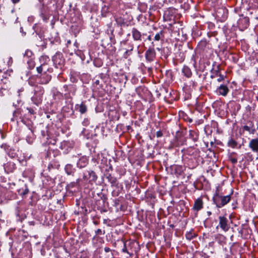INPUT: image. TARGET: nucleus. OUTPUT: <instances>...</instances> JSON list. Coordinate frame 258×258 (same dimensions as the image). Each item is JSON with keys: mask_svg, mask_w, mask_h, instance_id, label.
<instances>
[{"mask_svg": "<svg viewBox=\"0 0 258 258\" xmlns=\"http://www.w3.org/2000/svg\"><path fill=\"white\" fill-rule=\"evenodd\" d=\"M39 83L41 84H47L51 80V76L47 73V72L41 74L39 77Z\"/></svg>", "mask_w": 258, "mask_h": 258, "instance_id": "ddd939ff", "label": "nucleus"}, {"mask_svg": "<svg viewBox=\"0 0 258 258\" xmlns=\"http://www.w3.org/2000/svg\"><path fill=\"white\" fill-rule=\"evenodd\" d=\"M52 60L55 68L62 69L65 64V59L63 54L60 52H57L52 57Z\"/></svg>", "mask_w": 258, "mask_h": 258, "instance_id": "39448f33", "label": "nucleus"}, {"mask_svg": "<svg viewBox=\"0 0 258 258\" xmlns=\"http://www.w3.org/2000/svg\"><path fill=\"white\" fill-rule=\"evenodd\" d=\"M80 180H81V179H78L77 180V182H79L80 181Z\"/></svg>", "mask_w": 258, "mask_h": 258, "instance_id": "0e129e2a", "label": "nucleus"}, {"mask_svg": "<svg viewBox=\"0 0 258 258\" xmlns=\"http://www.w3.org/2000/svg\"><path fill=\"white\" fill-rule=\"evenodd\" d=\"M217 77H218L217 81L219 83L224 81L226 78V76L222 74L219 75V76H217Z\"/></svg>", "mask_w": 258, "mask_h": 258, "instance_id": "4c0bfd02", "label": "nucleus"}, {"mask_svg": "<svg viewBox=\"0 0 258 258\" xmlns=\"http://www.w3.org/2000/svg\"><path fill=\"white\" fill-rule=\"evenodd\" d=\"M94 64L97 67H100L102 65V62L99 59H96L94 60Z\"/></svg>", "mask_w": 258, "mask_h": 258, "instance_id": "f704fd0d", "label": "nucleus"}, {"mask_svg": "<svg viewBox=\"0 0 258 258\" xmlns=\"http://www.w3.org/2000/svg\"><path fill=\"white\" fill-rule=\"evenodd\" d=\"M21 29V32L23 33V34L24 35H25L26 33L23 32V28H21V29Z\"/></svg>", "mask_w": 258, "mask_h": 258, "instance_id": "864d4df0", "label": "nucleus"}, {"mask_svg": "<svg viewBox=\"0 0 258 258\" xmlns=\"http://www.w3.org/2000/svg\"><path fill=\"white\" fill-rule=\"evenodd\" d=\"M162 52L163 53V55L165 58H167L169 55H170L171 51L170 49L168 47H164L162 48Z\"/></svg>", "mask_w": 258, "mask_h": 258, "instance_id": "bb28decb", "label": "nucleus"}, {"mask_svg": "<svg viewBox=\"0 0 258 258\" xmlns=\"http://www.w3.org/2000/svg\"><path fill=\"white\" fill-rule=\"evenodd\" d=\"M219 225L217 226L218 227L224 232H227L230 227L228 219L224 216H220L219 217Z\"/></svg>", "mask_w": 258, "mask_h": 258, "instance_id": "0eeeda50", "label": "nucleus"}, {"mask_svg": "<svg viewBox=\"0 0 258 258\" xmlns=\"http://www.w3.org/2000/svg\"><path fill=\"white\" fill-rule=\"evenodd\" d=\"M239 232L242 234V230H240V231H239Z\"/></svg>", "mask_w": 258, "mask_h": 258, "instance_id": "69168bd1", "label": "nucleus"}, {"mask_svg": "<svg viewBox=\"0 0 258 258\" xmlns=\"http://www.w3.org/2000/svg\"><path fill=\"white\" fill-rule=\"evenodd\" d=\"M29 112L31 114H34V110L32 109V108H27Z\"/></svg>", "mask_w": 258, "mask_h": 258, "instance_id": "c03bdc74", "label": "nucleus"}, {"mask_svg": "<svg viewBox=\"0 0 258 258\" xmlns=\"http://www.w3.org/2000/svg\"><path fill=\"white\" fill-rule=\"evenodd\" d=\"M40 16L43 20L45 22H47L49 18V16L45 13L44 9H42L41 10Z\"/></svg>", "mask_w": 258, "mask_h": 258, "instance_id": "7c9ffc66", "label": "nucleus"}, {"mask_svg": "<svg viewBox=\"0 0 258 258\" xmlns=\"http://www.w3.org/2000/svg\"><path fill=\"white\" fill-rule=\"evenodd\" d=\"M147 39L149 40V41H151L152 40V38H151V35H149L148 38H147Z\"/></svg>", "mask_w": 258, "mask_h": 258, "instance_id": "603ef678", "label": "nucleus"}, {"mask_svg": "<svg viewBox=\"0 0 258 258\" xmlns=\"http://www.w3.org/2000/svg\"><path fill=\"white\" fill-rule=\"evenodd\" d=\"M182 73L184 76L188 78H190L192 76V72L190 69L186 66H183L182 69Z\"/></svg>", "mask_w": 258, "mask_h": 258, "instance_id": "b1692460", "label": "nucleus"}, {"mask_svg": "<svg viewBox=\"0 0 258 258\" xmlns=\"http://www.w3.org/2000/svg\"><path fill=\"white\" fill-rule=\"evenodd\" d=\"M204 202L202 198H198L194 202V206L192 210L196 212H198L203 208Z\"/></svg>", "mask_w": 258, "mask_h": 258, "instance_id": "9b49d317", "label": "nucleus"}, {"mask_svg": "<svg viewBox=\"0 0 258 258\" xmlns=\"http://www.w3.org/2000/svg\"><path fill=\"white\" fill-rule=\"evenodd\" d=\"M4 168L6 173H12L16 169V165L14 162L9 161L7 163L4 164Z\"/></svg>", "mask_w": 258, "mask_h": 258, "instance_id": "f8f14e48", "label": "nucleus"}, {"mask_svg": "<svg viewBox=\"0 0 258 258\" xmlns=\"http://www.w3.org/2000/svg\"><path fill=\"white\" fill-rule=\"evenodd\" d=\"M14 4H16L19 2L20 0H11Z\"/></svg>", "mask_w": 258, "mask_h": 258, "instance_id": "8fccbe9b", "label": "nucleus"}, {"mask_svg": "<svg viewBox=\"0 0 258 258\" xmlns=\"http://www.w3.org/2000/svg\"><path fill=\"white\" fill-rule=\"evenodd\" d=\"M29 190L27 184H25L23 187L18 190V192L22 197H24L28 194Z\"/></svg>", "mask_w": 258, "mask_h": 258, "instance_id": "5701e85b", "label": "nucleus"}, {"mask_svg": "<svg viewBox=\"0 0 258 258\" xmlns=\"http://www.w3.org/2000/svg\"><path fill=\"white\" fill-rule=\"evenodd\" d=\"M89 159L86 156H82L78 161L77 166L79 168H84L88 164Z\"/></svg>", "mask_w": 258, "mask_h": 258, "instance_id": "4468645a", "label": "nucleus"}, {"mask_svg": "<svg viewBox=\"0 0 258 258\" xmlns=\"http://www.w3.org/2000/svg\"><path fill=\"white\" fill-rule=\"evenodd\" d=\"M231 199L230 195L222 196L218 191H216L214 194L212 200L213 203L218 208H221L228 204Z\"/></svg>", "mask_w": 258, "mask_h": 258, "instance_id": "f257e3e1", "label": "nucleus"}, {"mask_svg": "<svg viewBox=\"0 0 258 258\" xmlns=\"http://www.w3.org/2000/svg\"><path fill=\"white\" fill-rule=\"evenodd\" d=\"M124 253H127V254H128L130 255V256L131 257H132L133 255H134V253L135 252L134 251H128V252H123Z\"/></svg>", "mask_w": 258, "mask_h": 258, "instance_id": "37998d69", "label": "nucleus"}, {"mask_svg": "<svg viewBox=\"0 0 258 258\" xmlns=\"http://www.w3.org/2000/svg\"><path fill=\"white\" fill-rule=\"evenodd\" d=\"M27 141L30 144H31L32 142V141H30V139H27Z\"/></svg>", "mask_w": 258, "mask_h": 258, "instance_id": "4d7b16f0", "label": "nucleus"}, {"mask_svg": "<svg viewBox=\"0 0 258 258\" xmlns=\"http://www.w3.org/2000/svg\"><path fill=\"white\" fill-rule=\"evenodd\" d=\"M179 56H180V61H183L185 58V56L184 55L183 53L179 52Z\"/></svg>", "mask_w": 258, "mask_h": 258, "instance_id": "ea45409f", "label": "nucleus"}, {"mask_svg": "<svg viewBox=\"0 0 258 258\" xmlns=\"http://www.w3.org/2000/svg\"><path fill=\"white\" fill-rule=\"evenodd\" d=\"M220 71V69L219 66L217 67V69L214 71V72L212 75H211V78L212 79L215 78V77L219 76V75H221Z\"/></svg>", "mask_w": 258, "mask_h": 258, "instance_id": "72a5a7b5", "label": "nucleus"}, {"mask_svg": "<svg viewBox=\"0 0 258 258\" xmlns=\"http://www.w3.org/2000/svg\"><path fill=\"white\" fill-rule=\"evenodd\" d=\"M110 250H110V248H109V247H105L104 248V251H105L106 252H109Z\"/></svg>", "mask_w": 258, "mask_h": 258, "instance_id": "de8ad7c7", "label": "nucleus"}, {"mask_svg": "<svg viewBox=\"0 0 258 258\" xmlns=\"http://www.w3.org/2000/svg\"><path fill=\"white\" fill-rule=\"evenodd\" d=\"M143 64V66H144V67L145 68H147L148 71L149 72H151L152 71V67H147L144 64Z\"/></svg>", "mask_w": 258, "mask_h": 258, "instance_id": "a18cd8bd", "label": "nucleus"}, {"mask_svg": "<svg viewBox=\"0 0 258 258\" xmlns=\"http://www.w3.org/2000/svg\"><path fill=\"white\" fill-rule=\"evenodd\" d=\"M105 232L104 230L103 231H102V230L100 229H98L95 231L96 235H104L105 234Z\"/></svg>", "mask_w": 258, "mask_h": 258, "instance_id": "58836bf2", "label": "nucleus"}, {"mask_svg": "<svg viewBox=\"0 0 258 258\" xmlns=\"http://www.w3.org/2000/svg\"><path fill=\"white\" fill-rule=\"evenodd\" d=\"M71 43V41L70 40H68L67 41V44L69 45V44H70Z\"/></svg>", "mask_w": 258, "mask_h": 258, "instance_id": "13d9d810", "label": "nucleus"}, {"mask_svg": "<svg viewBox=\"0 0 258 258\" xmlns=\"http://www.w3.org/2000/svg\"><path fill=\"white\" fill-rule=\"evenodd\" d=\"M99 83H100V81L99 80H96L95 82V84L96 85H99Z\"/></svg>", "mask_w": 258, "mask_h": 258, "instance_id": "5fc2aeb1", "label": "nucleus"}, {"mask_svg": "<svg viewBox=\"0 0 258 258\" xmlns=\"http://www.w3.org/2000/svg\"><path fill=\"white\" fill-rule=\"evenodd\" d=\"M164 37V32L163 31H160L155 35L154 40L159 41L161 39H163Z\"/></svg>", "mask_w": 258, "mask_h": 258, "instance_id": "c85d7f7f", "label": "nucleus"}, {"mask_svg": "<svg viewBox=\"0 0 258 258\" xmlns=\"http://www.w3.org/2000/svg\"><path fill=\"white\" fill-rule=\"evenodd\" d=\"M132 36L135 41H142V34L136 28H133L132 30Z\"/></svg>", "mask_w": 258, "mask_h": 258, "instance_id": "a211bd4d", "label": "nucleus"}, {"mask_svg": "<svg viewBox=\"0 0 258 258\" xmlns=\"http://www.w3.org/2000/svg\"><path fill=\"white\" fill-rule=\"evenodd\" d=\"M244 131H247L250 134H254L255 132V129L254 128V125L251 121H248L247 125H245L242 127Z\"/></svg>", "mask_w": 258, "mask_h": 258, "instance_id": "aec40b11", "label": "nucleus"}, {"mask_svg": "<svg viewBox=\"0 0 258 258\" xmlns=\"http://www.w3.org/2000/svg\"><path fill=\"white\" fill-rule=\"evenodd\" d=\"M127 130H129L130 128H131V127L130 125H128L127 126Z\"/></svg>", "mask_w": 258, "mask_h": 258, "instance_id": "bf43d9fd", "label": "nucleus"}, {"mask_svg": "<svg viewBox=\"0 0 258 258\" xmlns=\"http://www.w3.org/2000/svg\"><path fill=\"white\" fill-rule=\"evenodd\" d=\"M152 45L146 51L145 57L147 63H151L155 61L156 57V53L154 49L155 44L152 42Z\"/></svg>", "mask_w": 258, "mask_h": 258, "instance_id": "423d86ee", "label": "nucleus"}, {"mask_svg": "<svg viewBox=\"0 0 258 258\" xmlns=\"http://www.w3.org/2000/svg\"><path fill=\"white\" fill-rule=\"evenodd\" d=\"M98 178V176L96 173L92 170H88L84 172L82 180L87 183L93 184L95 182Z\"/></svg>", "mask_w": 258, "mask_h": 258, "instance_id": "20e7f679", "label": "nucleus"}, {"mask_svg": "<svg viewBox=\"0 0 258 258\" xmlns=\"http://www.w3.org/2000/svg\"><path fill=\"white\" fill-rule=\"evenodd\" d=\"M229 90L226 85H221L216 90L217 94L223 96H226L228 93Z\"/></svg>", "mask_w": 258, "mask_h": 258, "instance_id": "2eb2a0df", "label": "nucleus"}, {"mask_svg": "<svg viewBox=\"0 0 258 258\" xmlns=\"http://www.w3.org/2000/svg\"><path fill=\"white\" fill-rule=\"evenodd\" d=\"M227 145L229 147L234 148H235L237 145V142L234 140L233 138H231L228 141Z\"/></svg>", "mask_w": 258, "mask_h": 258, "instance_id": "cd10ccee", "label": "nucleus"}, {"mask_svg": "<svg viewBox=\"0 0 258 258\" xmlns=\"http://www.w3.org/2000/svg\"><path fill=\"white\" fill-rule=\"evenodd\" d=\"M196 236V234L193 232L192 231L187 232L185 234L186 239L191 240Z\"/></svg>", "mask_w": 258, "mask_h": 258, "instance_id": "473e14b6", "label": "nucleus"}, {"mask_svg": "<svg viewBox=\"0 0 258 258\" xmlns=\"http://www.w3.org/2000/svg\"><path fill=\"white\" fill-rule=\"evenodd\" d=\"M28 84L31 86H36V83L34 78H30L28 80Z\"/></svg>", "mask_w": 258, "mask_h": 258, "instance_id": "e433bc0d", "label": "nucleus"}, {"mask_svg": "<svg viewBox=\"0 0 258 258\" xmlns=\"http://www.w3.org/2000/svg\"><path fill=\"white\" fill-rule=\"evenodd\" d=\"M248 147L255 153H258V139H253L250 141Z\"/></svg>", "mask_w": 258, "mask_h": 258, "instance_id": "f3484780", "label": "nucleus"}, {"mask_svg": "<svg viewBox=\"0 0 258 258\" xmlns=\"http://www.w3.org/2000/svg\"><path fill=\"white\" fill-rule=\"evenodd\" d=\"M189 136L194 142H197L199 139V134L196 131L190 130Z\"/></svg>", "mask_w": 258, "mask_h": 258, "instance_id": "393cba45", "label": "nucleus"}, {"mask_svg": "<svg viewBox=\"0 0 258 258\" xmlns=\"http://www.w3.org/2000/svg\"><path fill=\"white\" fill-rule=\"evenodd\" d=\"M27 62L28 66V68L29 69L32 70L35 67V63L33 58L28 59Z\"/></svg>", "mask_w": 258, "mask_h": 258, "instance_id": "2f4dec72", "label": "nucleus"}, {"mask_svg": "<svg viewBox=\"0 0 258 258\" xmlns=\"http://www.w3.org/2000/svg\"><path fill=\"white\" fill-rule=\"evenodd\" d=\"M105 176L108 181L110 182L111 186H116L118 184L117 178L112 176L110 173H106Z\"/></svg>", "mask_w": 258, "mask_h": 258, "instance_id": "6ab92c4d", "label": "nucleus"}, {"mask_svg": "<svg viewBox=\"0 0 258 258\" xmlns=\"http://www.w3.org/2000/svg\"><path fill=\"white\" fill-rule=\"evenodd\" d=\"M207 214L208 216H210L212 215V212L211 211H208Z\"/></svg>", "mask_w": 258, "mask_h": 258, "instance_id": "3c124183", "label": "nucleus"}, {"mask_svg": "<svg viewBox=\"0 0 258 258\" xmlns=\"http://www.w3.org/2000/svg\"><path fill=\"white\" fill-rule=\"evenodd\" d=\"M123 242V247L122 249V252H128V251H134L135 253H137L140 250V245L138 242L136 240H128L124 241L122 240Z\"/></svg>", "mask_w": 258, "mask_h": 258, "instance_id": "f03ea898", "label": "nucleus"}, {"mask_svg": "<svg viewBox=\"0 0 258 258\" xmlns=\"http://www.w3.org/2000/svg\"><path fill=\"white\" fill-rule=\"evenodd\" d=\"M113 170V167L111 165H110L108 168L107 169H106V171H112Z\"/></svg>", "mask_w": 258, "mask_h": 258, "instance_id": "09e8293b", "label": "nucleus"}, {"mask_svg": "<svg viewBox=\"0 0 258 258\" xmlns=\"http://www.w3.org/2000/svg\"><path fill=\"white\" fill-rule=\"evenodd\" d=\"M238 26L242 29H246L249 25V19L247 17L240 18L238 21Z\"/></svg>", "mask_w": 258, "mask_h": 258, "instance_id": "dca6fc26", "label": "nucleus"}, {"mask_svg": "<svg viewBox=\"0 0 258 258\" xmlns=\"http://www.w3.org/2000/svg\"><path fill=\"white\" fill-rule=\"evenodd\" d=\"M1 147L3 148L6 152L7 155L11 158H18V154L15 149L10 148V146L6 144H3Z\"/></svg>", "mask_w": 258, "mask_h": 258, "instance_id": "9d476101", "label": "nucleus"}, {"mask_svg": "<svg viewBox=\"0 0 258 258\" xmlns=\"http://www.w3.org/2000/svg\"><path fill=\"white\" fill-rule=\"evenodd\" d=\"M39 60L41 62V65L36 68V70L39 74H43V73L47 71H49V69L48 67V63L49 62L50 59L48 56L47 55H42L40 58Z\"/></svg>", "mask_w": 258, "mask_h": 258, "instance_id": "7ed1b4c3", "label": "nucleus"}, {"mask_svg": "<svg viewBox=\"0 0 258 258\" xmlns=\"http://www.w3.org/2000/svg\"><path fill=\"white\" fill-rule=\"evenodd\" d=\"M156 136L157 138H160L163 136V133L161 131H159L156 133Z\"/></svg>", "mask_w": 258, "mask_h": 258, "instance_id": "a19ab883", "label": "nucleus"}, {"mask_svg": "<svg viewBox=\"0 0 258 258\" xmlns=\"http://www.w3.org/2000/svg\"><path fill=\"white\" fill-rule=\"evenodd\" d=\"M0 20H1V19L0 18Z\"/></svg>", "mask_w": 258, "mask_h": 258, "instance_id": "338daca9", "label": "nucleus"}, {"mask_svg": "<svg viewBox=\"0 0 258 258\" xmlns=\"http://www.w3.org/2000/svg\"><path fill=\"white\" fill-rule=\"evenodd\" d=\"M230 160L234 164L237 162V159L236 158H231Z\"/></svg>", "mask_w": 258, "mask_h": 258, "instance_id": "79ce46f5", "label": "nucleus"}, {"mask_svg": "<svg viewBox=\"0 0 258 258\" xmlns=\"http://www.w3.org/2000/svg\"><path fill=\"white\" fill-rule=\"evenodd\" d=\"M208 43L206 40H202L198 44V48L200 50H204L207 46Z\"/></svg>", "mask_w": 258, "mask_h": 258, "instance_id": "a878e982", "label": "nucleus"}, {"mask_svg": "<svg viewBox=\"0 0 258 258\" xmlns=\"http://www.w3.org/2000/svg\"><path fill=\"white\" fill-rule=\"evenodd\" d=\"M24 58H27L28 59L30 58H33L34 59V54L33 52L29 49H27L26 50L24 54Z\"/></svg>", "mask_w": 258, "mask_h": 258, "instance_id": "c756f323", "label": "nucleus"}, {"mask_svg": "<svg viewBox=\"0 0 258 258\" xmlns=\"http://www.w3.org/2000/svg\"><path fill=\"white\" fill-rule=\"evenodd\" d=\"M186 142V138L180 132H177L175 137L174 145L176 147H179L185 145Z\"/></svg>", "mask_w": 258, "mask_h": 258, "instance_id": "6e6552de", "label": "nucleus"}, {"mask_svg": "<svg viewBox=\"0 0 258 258\" xmlns=\"http://www.w3.org/2000/svg\"><path fill=\"white\" fill-rule=\"evenodd\" d=\"M65 171L68 175L74 176L76 172V169L71 164H68L64 168Z\"/></svg>", "mask_w": 258, "mask_h": 258, "instance_id": "412c9836", "label": "nucleus"}, {"mask_svg": "<svg viewBox=\"0 0 258 258\" xmlns=\"http://www.w3.org/2000/svg\"><path fill=\"white\" fill-rule=\"evenodd\" d=\"M56 94L61 96V94L59 92H57Z\"/></svg>", "mask_w": 258, "mask_h": 258, "instance_id": "680f3d73", "label": "nucleus"}, {"mask_svg": "<svg viewBox=\"0 0 258 258\" xmlns=\"http://www.w3.org/2000/svg\"><path fill=\"white\" fill-rule=\"evenodd\" d=\"M94 223L95 224V225H97L98 224V222L97 221H94Z\"/></svg>", "mask_w": 258, "mask_h": 258, "instance_id": "052dcab7", "label": "nucleus"}, {"mask_svg": "<svg viewBox=\"0 0 258 258\" xmlns=\"http://www.w3.org/2000/svg\"><path fill=\"white\" fill-rule=\"evenodd\" d=\"M75 107L81 114H84L87 111V106L83 102L80 105L77 104Z\"/></svg>", "mask_w": 258, "mask_h": 258, "instance_id": "4be33fe9", "label": "nucleus"}, {"mask_svg": "<svg viewBox=\"0 0 258 258\" xmlns=\"http://www.w3.org/2000/svg\"><path fill=\"white\" fill-rule=\"evenodd\" d=\"M189 121L190 122H191L192 121V119H189Z\"/></svg>", "mask_w": 258, "mask_h": 258, "instance_id": "e2e57ef3", "label": "nucleus"}, {"mask_svg": "<svg viewBox=\"0 0 258 258\" xmlns=\"http://www.w3.org/2000/svg\"><path fill=\"white\" fill-rule=\"evenodd\" d=\"M133 46H132L130 49L127 50L125 52V53L123 55L124 57L125 58H127V57L132 54V51H133Z\"/></svg>", "mask_w": 258, "mask_h": 258, "instance_id": "c9c22d12", "label": "nucleus"}, {"mask_svg": "<svg viewBox=\"0 0 258 258\" xmlns=\"http://www.w3.org/2000/svg\"><path fill=\"white\" fill-rule=\"evenodd\" d=\"M48 167V168H50V167L53 168V165H52V164L51 163L49 164Z\"/></svg>", "mask_w": 258, "mask_h": 258, "instance_id": "6e6d98bb", "label": "nucleus"}, {"mask_svg": "<svg viewBox=\"0 0 258 258\" xmlns=\"http://www.w3.org/2000/svg\"><path fill=\"white\" fill-rule=\"evenodd\" d=\"M34 91V95L32 97L33 100L37 102H40L42 100V96L44 92L43 88L41 86H36Z\"/></svg>", "mask_w": 258, "mask_h": 258, "instance_id": "1a4fd4ad", "label": "nucleus"}, {"mask_svg": "<svg viewBox=\"0 0 258 258\" xmlns=\"http://www.w3.org/2000/svg\"><path fill=\"white\" fill-rule=\"evenodd\" d=\"M83 123L84 125H87L88 124V119L86 118L85 119Z\"/></svg>", "mask_w": 258, "mask_h": 258, "instance_id": "49530a36", "label": "nucleus"}]
</instances>
